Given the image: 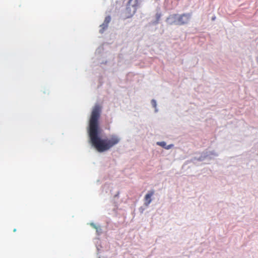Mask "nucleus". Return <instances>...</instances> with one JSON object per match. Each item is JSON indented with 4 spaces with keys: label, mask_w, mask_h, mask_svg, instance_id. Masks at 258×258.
I'll return each mask as SVG.
<instances>
[{
    "label": "nucleus",
    "mask_w": 258,
    "mask_h": 258,
    "mask_svg": "<svg viewBox=\"0 0 258 258\" xmlns=\"http://www.w3.org/2000/svg\"><path fill=\"white\" fill-rule=\"evenodd\" d=\"M138 6V0L129 1L126 9V13L128 14V18L132 16L136 13Z\"/></svg>",
    "instance_id": "obj_3"
},
{
    "label": "nucleus",
    "mask_w": 258,
    "mask_h": 258,
    "mask_svg": "<svg viewBox=\"0 0 258 258\" xmlns=\"http://www.w3.org/2000/svg\"><path fill=\"white\" fill-rule=\"evenodd\" d=\"M101 112V107L96 104L93 108L89 119L87 127L88 142L92 147L99 152L109 150L117 145L120 141V138L115 134L111 135L108 138H102V130L99 125L98 120Z\"/></svg>",
    "instance_id": "obj_1"
},
{
    "label": "nucleus",
    "mask_w": 258,
    "mask_h": 258,
    "mask_svg": "<svg viewBox=\"0 0 258 258\" xmlns=\"http://www.w3.org/2000/svg\"><path fill=\"white\" fill-rule=\"evenodd\" d=\"M151 104L152 106L155 108V112H157L158 109H157V102L154 99L151 100Z\"/></svg>",
    "instance_id": "obj_10"
},
{
    "label": "nucleus",
    "mask_w": 258,
    "mask_h": 258,
    "mask_svg": "<svg viewBox=\"0 0 258 258\" xmlns=\"http://www.w3.org/2000/svg\"><path fill=\"white\" fill-rule=\"evenodd\" d=\"M154 190H150L148 192L146 195L145 197V202H144V205L146 207H148L149 204L152 202V196L154 195Z\"/></svg>",
    "instance_id": "obj_6"
},
{
    "label": "nucleus",
    "mask_w": 258,
    "mask_h": 258,
    "mask_svg": "<svg viewBox=\"0 0 258 258\" xmlns=\"http://www.w3.org/2000/svg\"><path fill=\"white\" fill-rule=\"evenodd\" d=\"M161 17V14H156V20L153 22L154 24L156 25L158 23V21Z\"/></svg>",
    "instance_id": "obj_11"
},
{
    "label": "nucleus",
    "mask_w": 258,
    "mask_h": 258,
    "mask_svg": "<svg viewBox=\"0 0 258 258\" xmlns=\"http://www.w3.org/2000/svg\"><path fill=\"white\" fill-rule=\"evenodd\" d=\"M90 225L94 229L96 230V232L98 233H101L102 229L99 226H97L94 223H90Z\"/></svg>",
    "instance_id": "obj_9"
},
{
    "label": "nucleus",
    "mask_w": 258,
    "mask_h": 258,
    "mask_svg": "<svg viewBox=\"0 0 258 258\" xmlns=\"http://www.w3.org/2000/svg\"><path fill=\"white\" fill-rule=\"evenodd\" d=\"M178 14H173L170 15L166 19L167 23L169 25H178Z\"/></svg>",
    "instance_id": "obj_5"
},
{
    "label": "nucleus",
    "mask_w": 258,
    "mask_h": 258,
    "mask_svg": "<svg viewBox=\"0 0 258 258\" xmlns=\"http://www.w3.org/2000/svg\"><path fill=\"white\" fill-rule=\"evenodd\" d=\"M156 144L157 145L160 146L166 150H169L173 146V144L167 145L166 142L164 141L157 142Z\"/></svg>",
    "instance_id": "obj_8"
},
{
    "label": "nucleus",
    "mask_w": 258,
    "mask_h": 258,
    "mask_svg": "<svg viewBox=\"0 0 258 258\" xmlns=\"http://www.w3.org/2000/svg\"><path fill=\"white\" fill-rule=\"evenodd\" d=\"M218 156V153L214 151H206L202 154H197L192 159V161L196 163V161H203L214 159Z\"/></svg>",
    "instance_id": "obj_2"
},
{
    "label": "nucleus",
    "mask_w": 258,
    "mask_h": 258,
    "mask_svg": "<svg viewBox=\"0 0 258 258\" xmlns=\"http://www.w3.org/2000/svg\"><path fill=\"white\" fill-rule=\"evenodd\" d=\"M13 231L14 232H16V228L14 229Z\"/></svg>",
    "instance_id": "obj_13"
},
{
    "label": "nucleus",
    "mask_w": 258,
    "mask_h": 258,
    "mask_svg": "<svg viewBox=\"0 0 258 258\" xmlns=\"http://www.w3.org/2000/svg\"><path fill=\"white\" fill-rule=\"evenodd\" d=\"M215 17H213V18H212V20H215Z\"/></svg>",
    "instance_id": "obj_12"
},
{
    "label": "nucleus",
    "mask_w": 258,
    "mask_h": 258,
    "mask_svg": "<svg viewBox=\"0 0 258 258\" xmlns=\"http://www.w3.org/2000/svg\"><path fill=\"white\" fill-rule=\"evenodd\" d=\"M111 18L110 16H107L104 21V22L102 24H101L100 27L101 28L100 30H99L100 33H103L105 29H106L108 25L110 22Z\"/></svg>",
    "instance_id": "obj_7"
},
{
    "label": "nucleus",
    "mask_w": 258,
    "mask_h": 258,
    "mask_svg": "<svg viewBox=\"0 0 258 258\" xmlns=\"http://www.w3.org/2000/svg\"><path fill=\"white\" fill-rule=\"evenodd\" d=\"M178 25L187 24L190 20L191 15L189 13H185L181 15L178 14Z\"/></svg>",
    "instance_id": "obj_4"
}]
</instances>
